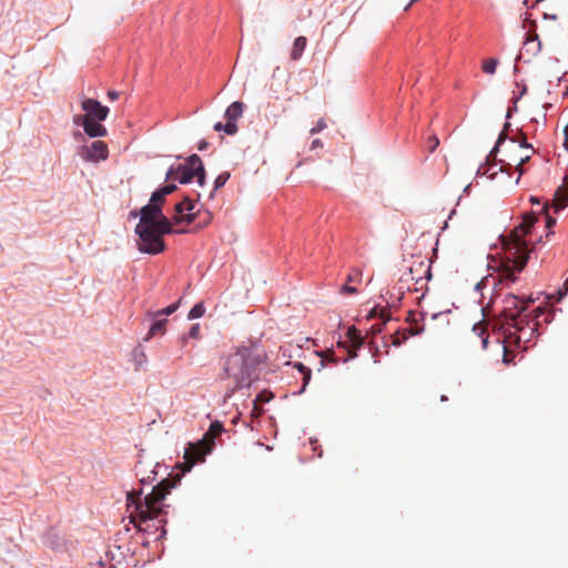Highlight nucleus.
Here are the masks:
<instances>
[{"label":"nucleus","mask_w":568,"mask_h":568,"mask_svg":"<svg viewBox=\"0 0 568 568\" xmlns=\"http://www.w3.org/2000/svg\"><path fill=\"white\" fill-rule=\"evenodd\" d=\"M230 176H231L230 172H222L221 174L217 175V178L214 181V189H213V191H212V193L210 195L211 197H213L214 192L216 190H219L220 187L224 186V184L230 179Z\"/></svg>","instance_id":"nucleus-26"},{"label":"nucleus","mask_w":568,"mask_h":568,"mask_svg":"<svg viewBox=\"0 0 568 568\" xmlns=\"http://www.w3.org/2000/svg\"><path fill=\"white\" fill-rule=\"evenodd\" d=\"M504 308L501 315L506 325L523 318V313L526 311L528 302L520 300L515 295H507L504 301Z\"/></svg>","instance_id":"nucleus-8"},{"label":"nucleus","mask_w":568,"mask_h":568,"mask_svg":"<svg viewBox=\"0 0 568 568\" xmlns=\"http://www.w3.org/2000/svg\"><path fill=\"white\" fill-rule=\"evenodd\" d=\"M536 221L537 216L534 213L528 214L524 217V221L509 233L504 243L506 256L497 268L500 283L516 282V273H520L525 268L529 252L524 237L530 232Z\"/></svg>","instance_id":"nucleus-2"},{"label":"nucleus","mask_w":568,"mask_h":568,"mask_svg":"<svg viewBox=\"0 0 568 568\" xmlns=\"http://www.w3.org/2000/svg\"><path fill=\"white\" fill-rule=\"evenodd\" d=\"M194 203L191 199L185 197L183 201L175 204V212L179 216L175 217L176 223L191 224L195 220V214L192 213Z\"/></svg>","instance_id":"nucleus-12"},{"label":"nucleus","mask_w":568,"mask_h":568,"mask_svg":"<svg viewBox=\"0 0 568 568\" xmlns=\"http://www.w3.org/2000/svg\"><path fill=\"white\" fill-rule=\"evenodd\" d=\"M185 231L180 230L175 233H184ZM135 233L139 236L138 248L142 253L156 255L165 250V243L163 240L164 234H173L174 232H164L158 225H136Z\"/></svg>","instance_id":"nucleus-5"},{"label":"nucleus","mask_w":568,"mask_h":568,"mask_svg":"<svg viewBox=\"0 0 568 568\" xmlns=\"http://www.w3.org/2000/svg\"><path fill=\"white\" fill-rule=\"evenodd\" d=\"M81 108L85 111L84 115H78L74 118V123L80 124V120L89 119L94 121H104L109 114V108L102 105L98 100L84 99L81 102Z\"/></svg>","instance_id":"nucleus-9"},{"label":"nucleus","mask_w":568,"mask_h":568,"mask_svg":"<svg viewBox=\"0 0 568 568\" xmlns=\"http://www.w3.org/2000/svg\"><path fill=\"white\" fill-rule=\"evenodd\" d=\"M80 155L82 159L89 162H99L101 160H106L109 156V149L106 143L103 141H94L89 146H83Z\"/></svg>","instance_id":"nucleus-10"},{"label":"nucleus","mask_w":568,"mask_h":568,"mask_svg":"<svg viewBox=\"0 0 568 568\" xmlns=\"http://www.w3.org/2000/svg\"><path fill=\"white\" fill-rule=\"evenodd\" d=\"M222 432L223 425L220 422H213L201 440L189 443L184 450V462L180 466L181 470L183 473L190 471L196 463L203 462L205 456L211 453L215 438Z\"/></svg>","instance_id":"nucleus-4"},{"label":"nucleus","mask_w":568,"mask_h":568,"mask_svg":"<svg viewBox=\"0 0 568 568\" xmlns=\"http://www.w3.org/2000/svg\"><path fill=\"white\" fill-rule=\"evenodd\" d=\"M141 217L138 225H158L164 232H176L170 220L163 214L162 209L156 204H146L141 209Z\"/></svg>","instance_id":"nucleus-7"},{"label":"nucleus","mask_w":568,"mask_h":568,"mask_svg":"<svg viewBox=\"0 0 568 568\" xmlns=\"http://www.w3.org/2000/svg\"><path fill=\"white\" fill-rule=\"evenodd\" d=\"M165 179L166 180H179V171H178V166L174 168V166H171L166 174H165Z\"/></svg>","instance_id":"nucleus-36"},{"label":"nucleus","mask_w":568,"mask_h":568,"mask_svg":"<svg viewBox=\"0 0 568 568\" xmlns=\"http://www.w3.org/2000/svg\"><path fill=\"white\" fill-rule=\"evenodd\" d=\"M180 302L173 303L165 308L159 310L155 313H149L150 316L155 317L160 315H171L179 308Z\"/></svg>","instance_id":"nucleus-29"},{"label":"nucleus","mask_w":568,"mask_h":568,"mask_svg":"<svg viewBox=\"0 0 568 568\" xmlns=\"http://www.w3.org/2000/svg\"><path fill=\"white\" fill-rule=\"evenodd\" d=\"M195 170L196 165L189 164V161L186 162V164H179V182L182 184L191 182L192 179L195 176Z\"/></svg>","instance_id":"nucleus-15"},{"label":"nucleus","mask_w":568,"mask_h":568,"mask_svg":"<svg viewBox=\"0 0 568 568\" xmlns=\"http://www.w3.org/2000/svg\"><path fill=\"white\" fill-rule=\"evenodd\" d=\"M449 313H450V312H447V313H444V314H442V313H435V314H433V315H432V318H433V320H435V318H437V317H438V316H440V315H445V316H447Z\"/></svg>","instance_id":"nucleus-51"},{"label":"nucleus","mask_w":568,"mask_h":568,"mask_svg":"<svg viewBox=\"0 0 568 568\" xmlns=\"http://www.w3.org/2000/svg\"><path fill=\"white\" fill-rule=\"evenodd\" d=\"M440 400H447V397H446L445 395H443V396L440 397Z\"/></svg>","instance_id":"nucleus-55"},{"label":"nucleus","mask_w":568,"mask_h":568,"mask_svg":"<svg viewBox=\"0 0 568 568\" xmlns=\"http://www.w3.org/2000/svg\"><path fill=\"white\" fill-rule=\"evenodd\" d=\"M439 145V139L436 135H432L428 139V150L429 152H434Z\"/></svg>","instance_id":"nucleus-35"},{"label":"nucleus","mask_w":568,"mask_h":568,"mask_svg":"<svg viewBox=\"0 0 568 568\" xmlns=\"http://www.w3.org/2000/svg\"><path fill=\"white\" fill-rule=\"evenodd\" d=\"M564 286H565L566 291H568V278L566 280Z\"/></svg>","instance_id":"nucleus-53"},{"label":"nucleus","mask_w":568,"mask_h":568,"mask_svg":"<svg viewBox=\"0 0 568 568\" xmlns=\"http://www.w3.org/2000/svg\"><path fill=\"white\" fill-rule=\"evenodd\" d=\"M542 211L546 213V226L550 229L552 225L556 224V220L548 215V206L544 205Z\"/></svg>","instance_id":"nucleus-39"},{"label":"nucleus","mask_w":568,"mask_h":568,"mask_svg":"<svg viewBox=\"0 0 568 568\" xmlns=\"http://www.w3.org/2000/svg\"><path fill=\"white\" fill-rule=\"evenodd\" d=\"M564 286H565L566 291H568V278L566 280Z\"/></svg>","instance_id":"nucleus-52"},{"label":"nucleus","mask_w":568,"mask_h":568,"mask_svg":"<svg viewBox=\"0 0 568 568\" xmlns=\"http://www.w3.org/2000/svg\"><path fill=\"white\" fill-rule=\"evenodd\" d=\"M174 479L165 478L155 485L150 494H148L142 500V489H132L126 495L128 510L130 511L131 523L136 526L140 530H146L148 527H143L149 520L158 519L164 514V499L171 489L174 487Z\"/></svg>","instance_id":"nucleus-1"},{"label":"nucleus","mask_w":568,"mask_h":568,"mask_svg":"<svg viewBox=\"0 0 568 568\" xmlns=\"http://www.w3.org/2000/svg\"><path fill=\"white\" fill-rule=\"evenodd\" d=\"M150 203L156 204L160 209H162L163 204L165 203V196L161 193L159 189L152 193Z\"/></svg>","instance_id":"nucleus-31"},{"label":"nucleus","mask_w":568,"mask_h":568,"mask_svg":"<svg viewBox=\"0 0 568 568\" xmlns=\"http://www.w3.org/2000/svg\"><path fill=\"white\" fill-rule=\"evenodd\" d=\"M556 211L564 210L568 204V194L566 190H557L552 201Z\"/></svg>","instance_id":"nucleus-20"},{"label":"nucleus","mask_w":568,"mask_h":568,"mask_svg":"<svg viewBox=\"0 0 568 568\" xmlns=\"http://www.w3.org/2000/svg\"><path fill=\"white\" fill-rule=\"evenodd\" d=\"M204 312H205V308H204L203 304L197 303L191 308L187 317L190 320L199 318V317L203 316Z\"/></svg>","instance_id":"nucleus-30"},{"label":"nucleus","mask_w":568,"mask_h":568,"mask_svg":"<svg viewBox=\"0 0 568 568\" xmlns=\"http://www.w3.org/2000/svg\"><path fill=\"white\" fill-rule=\"evenodd\" d=\"M207 145H209L207 141L202 140V141H200L197 149L200 151H203V150H205L207 148Z\"/></svg>","instance_id":"nucleus-46"},{"label":"nucleus","mask_w":568,"mask_h":568,"mask_svg":"<svg viewBox=\"0 0 568 568\" xmlns=\"http://www.w3.org/2000/svg\"><path fill=\"white\" fill-rule=\"evenodd\" d=\"M79 125H82L84 129V132L91 138L106 135L105 126L102 125L101 123H99V121L82 119V120H80Z\"/></svg>","instance_id":"nucleus-13"},{"label":"nucleus","mask_w":568,"mask_h":568,"mask_svg":"<svg viewBox=\"0 0 568 568\" xmlns=\"http://www.w3.org/2000/svg\"><path fill=\"white\" fill-rule=\"evenodd\" d=\"M516 171L519 173V176L524 174L525 170H524V164H517L516 165Z\"/></svg>","instance_id":"nucleus-49"},{"label":"nucleus","mask_w":568,"mask_h":568,"mask_svg":"<svg viewBox=\"0 0 568 568\" xmlns=\"http://www.w3.org/2000/svg\"><path fill=\"white\" fill-rule=\"evenodd\" d=\"M529 159H530V154H526V155L521 156L519 160V164L527 163L529 161Z\"/></svg>","instance_id":"nucleus-48"},{"label":"nucleus","mask_w":568,"mask_h":568,"mask_svg":"<svg viewBox=\"0 0 568 568\" xmlns=\"http://www.w3.org/2000/svg\"><path fill=\"white\" fill-rule=\"evenodd\" d=\"M252 414L255 415V416H260L262 414V409L256 405V403H254V407H253Z\"/></svg>","instance_id":"nucleus-47"},{"label":"nucleus","mask_w":568,"mask_h":568,"mask_svg":"<svg viewBox=\"0 0 568 568\" xmlns=\"http://www.w3.org/2000/svg\"><path fill=\"white\" fill-rule=\"evenodd\" d=\"M306 43H307L306 38L302 37V36L297 37L294 40L293 48H292V51H291V59L292 60L297 61L302 57L303 51L306 48Z\"/></svg>","instance_id":"nucleus-19"},{"label":"nucleus","mask_w":568,"mask_h":568,"mask_svg":"<svg viewBox=\"0 0 568 568\" xmlns=\"http://www.w3.org/2000/svg\"><path fill=\"white\" fill-rule=\"evenodd\" d=\"M426 275V278L430 277L429 265L424 260H415L412 262L408 274H404L400 280L415 281L418 283Z\"/></svg>","instance_id":"nucleus-11"},{"label":"nucleus","mask_w":568,"mask_h":568,"mask_svg":"<svg viewBox=\"0 0 568 568\" xmlns=\"http://www.w3.org/2000/svg\"><path fill=\"white\" fill-rule=\"evenodd\" d=\"M525 45L528 47L527 50H531L534 54L539 52L541 49V42L536 33L528 34Z\"/></svg>","instance_id":"nucleus-21"},{"label":"nucleus","mask_w":568,"mask_h":568,"mask_svg":"<svg viewBox=\"0 0 568 568\" xmlns=\"http://www.w3.org/2000/svg\"><path fill=\"white\" fill-rule=\"evenodd\" d=\"M538 323L529 321L527 317L513 322L506 338L509 344H515L519 348H527V344L532 341L537 333Z\"/></svg>","instance_id":"nucleus-6"},{"label":"nucleus","mask_w":568,"mask_h":568,"mask_svg":"<svg viewBox=\"0 0 568 568\" xmlns=\"http://www.w3.org/2000/svg\"><path fill=\"white\" fill-rule=\"evenodd\" d=\"M473 332L480 338L483 348H487L488 345V335H485V328L480 325H474Z\"/></svg>","instance_id":"nucleus-28"},{"label":"nucleus","mask_w":568,"mask_h":568,"mask_svg":"<svg viewBox=\"0 0 568 568\" xmlns=\"http://www.w3.org/2000/svg\"><path fill=\"white\" fill-rule=\"evenodd\" d=\"M375 314H376V310H373V311L371 312V316H375Z\"/></svg>","instance_id":"nucleus-54"},{"label":"nucleus","mask_w":568,"mask_h":568,"mask_svg":"<svg viewBox=\"0 0 568 568\" xmlns=\"http://www.w3.org/2000/svg\"><path fill=\"white\" fill-rule=\"evenodd\" d=\"M348 335H349L351 341L353 342L354 346L359 347L363 344L362 336L355 328L349 329Z\"/></svg>","instance_id":"nucleus-33"},{"label":"nucleus","mask_w":568,"mask_h":568,"mask_svg":"<svg viewBox=\"0 0 568 568\" xmlns=\"http://www.w3.org/2000/svg\"><path fill=\"white\" fill-rule=\"evenodd\" d=\"M323 143L320 139H315L311 144V150H315L317 148H322Z\"/></svg>","instance_id":"nucleus-44"},{"label":"nucleus","mask_w":568,"mask_h":568,"mask_svg":"<svg viewBox=\"0 0 568 568\" xmlns=\"http://www.w3.org/2000/svg\"><path fill=\"white\" fill-rule=\"evenodd\" d=\"M510 140H511L513 142H518L520 148L529 149V150H531V151H532V153L535 152V151H534V149H532V146H531V144H529V143L527 142V138H526V135H525L524 133H521V136H520V139H519V140H517L516 138H511Z\"/></svg>","instance_id":"nucleus-34"},{"label":"nucleus","mask_w":568,"mask_h":568,"mask_svg":"<svg viewBox=\"0 0 568 568\" xmlns=\"http://www.w3.org/2000/svg\"><path fill=\"white\" fill-rule=\"evenodd\" d=\"M139 355H140V357L138 359V363L144 362L145 361V354L143 352H140Z\"/></svg>","instance_id":"nucleus-50"},{"label":"nucleus","mask_w":568,"mask_h":568,"mask_svg":"<svg viewBox=\"0 0 568 568\" xmlns=\"http://www.w3.org/2000/svg\"><path fill=\"white\" fill-rule=\"evenodd\" d=\"M165 324H166V320H159V321L154 322L149 329L145 341H149L151 337L155 336L156 334H164Z\"/></svg>","instance_id":"nucleus-22"},{"label":"nucleus","mask_w":568,"mask_h":568,"mask_svg":"<svg viewBox=\"0 0 568 568\" xmlns=\"http://www.w3.org/2000/svg\"><path fill=\"white\" fill-rule=\"evenodd\" d=\"M361 281H362V272L357 268L352 270V272L347 276L346 283L341 288V292L344 294H355L357 292V290L349 284L351 283L352 284L359 283Z\"/></svg>","instance_id":"nucleus-14"},{"label":"nucleus","mask_w":568,"mask_h":568,"mask_svg":"<svg viewBox=\"0 0 568 568\" xmlns=\"http://www.w3.org/2000/svg\"><path fill=\"white\" fill-rule=\"evenodd\" d=\"M406 338H407L406 334H404L403 338H399L398 333H396L393 335V345L399 346L403 343V341H405Z\"/></svg>","instance_id":"nucleus-42"},{"label":"nucleus","mask_w":568,"mask_h":568,"mask_svg":"<svg viewBox=\"0 0 568 568\" xmlns=\"http://www.w3.org/2000/svg\"><path fill=\"white\" fill-rule=\"evenodd\" d=\"M215 131H224L229 135H233L237 132V125L233 122H226L225 124L217 122L214 125Z\"/></svg>","instance_id":"nucleus-24"},{"label":"nucleus","mask_w":568,"mask_h":568,"mask_svg":"<svg viewBox=\"0 0 568 568\" xmlns=\"http://www.w3.org/2000/svg\"><path fill=\"white\" fill-rule=\"evenodd\" d=\"M260 364L261 357L251 346H242L231 353L223 362V372L233 385L232 390L250 387L257 378Z\"/></svg>","instance_id":"nucleus-3"},{"label":"nucleus","mask_w":568,"mask_h":568,"mask_svg":"<svg viewBox=\"0 0 568 568\" xmlns=\"http://www.w3.org/2000/svg\"><path fill=\"white\" fill-rule=\"evenodd\" d=\"M423 331H424L423 327H419V326L416 325V326H412L409 328H406L405 329V334H406V336L407 335L415 336V335L420 334Z\"/></svg>","instance_id":"nucleus-38"},{"label":"nucleus","mask_w":568,"mask_h":568,"mask_svg":"<svg viewBox=\"0 0 568 568\" xmlns=\"http://www.w3.org/2000/svg\"><path fill=\"white\" fill-rule=\"evenodd\" d=\"M150 465H146L143 462H139L136 466V475L140 476L141 484H149L156 478V471L154 469L150 470V474L146 473Z\"/></svg>","instance_id":"nucleus-16"},{"label":"nucleus","mask_w":568,"mask_h":568,"mask_svg":"<svg viewBox=\"0 0 568 568\" xmlns=\"http://www.w3.org/2000/svg\"><path fill=\"white\" fill-rule=\"evenodd\" d=\"M189 164L196 165L195 176L197 178V182L200 185H204L205 182V170L202 163L201 158L197 154H192L189 156Z\"/></svg>","instance_id":"nucleus-18"},{"label":"nucleus","mask_w":568,"mask_h":568,"mask_svg":"<svg viewBox=\"0 0 568 568\" xmlns=\"http://www.w3.org/2000/svg\"><path fill=\"white\" fill-rule=\"evenodd\" d=\"M270 400V396H267L265 393H261L257 395L256 397V402H268Z\"/></svg>","instance_id":"nucleus-43"},{"label":"nucleus","mask_w":568,"mask_h":568,"mask_svg":"<svg viewBox=\"0 0 568 568\" xmlns=\"http://www.w3.org/2000/svg\"><path fill=\"white\" fill-rule=\"evenodd\" d=\"M497 64L498 60L490 58L483 62L481 69L487 74H494L496 72Z\"/></svg>","instance_id":"nucleus-27"},{"label":"nucleus","mask_w":568,"mask_h":568,"mask_svg":"<svg viewBox=\"0 0 568 568\" xmlns=\"http://www.w3.org/2000/svg\"><path fill=\"white\" fill-rule=\"evenodd\" d=\"M509 126H510V123H508V122H507V123H505L504 129H503V130H501V132L499 133V136H498V139H497L496 145H495V148L491 150V152H490V154H489V156H488V158H491V156L496 158V154H497V152H498V149H499L500 144H501V143H504V142L506 141V139L508 138V133H507V131H508Z\"/></svg>","instance_id":"nucleus-23"},{"label":"nucleus","mask_w":568,"mask_h":568,"mask_svg":"<svg viewBox=\"0 0 568 568\" xmlns=\"http://www.w3.org/2000/svg\"><path fill=\"white\" fill-rule=\"evenodd\" d=\"M379 317L383 318V323L382 324H375V325H373L371 327L373 334L381 333L382 329H383V325H385V323L389 320V316L388 315L386 316V311H384V310L381 312Z\"/></svg>","instance_id":"nucleus-32"},{"label":"nucleus","mask_w":568,"mask_h":568,"mask_svg":"<svg viewBox=\"0 0 568 568\" xmlns=\"http://www.w3.org/2000/svg\"><path fill=\"white\" fill-rule=\"evenodd\" d=\"M199 335H200V325L194 324L189 331V336L192 338H197Z\"/></svg>","instance_id":"nucleus-41"},{"label":"nucleus","mask_w":568,"mask_h":568,"mask_svg":"<svg viewBox=\"0 0 568 568\" xmlns=\"http://www.w3.org/2000/svg\"><path fill=\"white\" fill-rule=\"evenodd\" d=\"M244 104L240 101L233 102L225 111V118L227 122H233L236 124V121L243 114Z\"/></svg>","instance_id":"nucleus-17"},{"label":"nucleus","mask_w":568,"mask_h":568,"mask_svg":"<svg viewBox=\"0 0 568 568\" xmlns=\"http://www.w3.org/2000/svg\"><path fill=\"white\" fill-rule=\"evenodd\" d=\"M119 95H120L119 92L114 91V90H110L108 92V97H109L110 100H116L119 98Z\"/></svg>","instance_id":"nucleus-45"},{"label":"nucleus","mask_w":568,"mask_h":568,"mask_svg":"<svg viewBox=\"0 0 568 568\" xmlns=\"http://www.w3.org/2000/svg\"><path fill=\"white\" fill-rule=\"evenodd\" d=\"M159 190L161 191V193L164 196H166L176 190V185L175 184H166V185L160 187Z\"/></svg>","instance_id":"nucleus-37"},{"label":"nucleus","mask_w":568,"mask_h":568,"mask_svg":"<svg viewBox=\"0 0 568 568\" xmlns=\"http://www.w3.org/2000/svg\"><path fill=\"white\" fill-rule=\"evenodd\" d=\"M294 367L297 368L303 374V392L311 379V369L302 363H295Z\"/></svg>","instance_id":"nucleus-25"},{"label":"nucleus","mask_w":568,"mask_h":568,"mask_svg":"<svg viewBox=\"0 0 568 568\" xmlns=\"http://www.w3.org/2000/svg\"><path fill=\"white\" fill-rule=\"evenodd\" d=\"M326 128L325 121L322 119L320 120L314 128L311 129L310 133L315 134Z\"/></svg>","instance_id":"nucleus-40"}]
</instances>
